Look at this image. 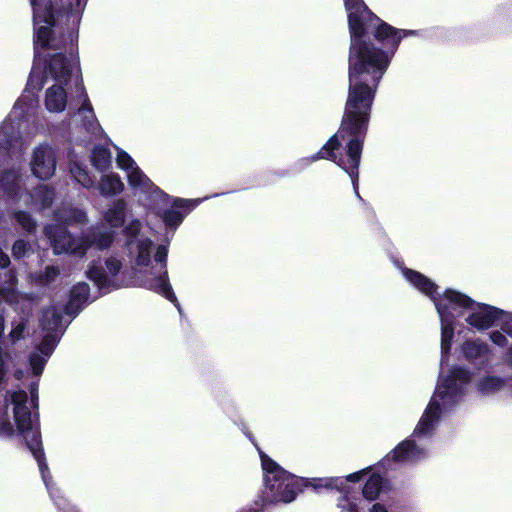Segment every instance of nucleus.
Wrapping results in <instances>:
<instances>
[{
	"label": "nucleus",
	"mask_w": 512,
	"mask_h": 512,
	"mask_svg": "<svg viewBox=\"0 0 512 512\" xmlns=\"http://www.w3.org/2000/svg\"><path fill=\"white\" fill-rule=\"evenodd\" d=\"M4 275L5 280L0 284V302H6L17 313L10 323V331L6 337V346L14 351V346L28 334V323L33 315L35 297L33 294L17 290V279L12 270L6 271Z\"/></svg>",
	"instance_id": "nucleus-8"
},
{
	"label": "nucleus",
	"mask_w": 512,
	"mask_h": 512,
	"mask_svg": "<svg viewBox=\"0 0 512 512\" xmlns=\"http://www.w3.org/2000/svg\"><path fill=\"white\" fill-rule=\"evenodd\" d=\"M13 218L26 232L32 233L35 231L37 222L29 213L22 210H17L13 213Z\"/></svg>",
	"instance_id": "nucleus-30"
},
{
	"label": "nucleus",
	"mask_w": 512,
	"mask_h": 512,
	"mask_svg": "<svg viewBox=\"0 0 512 512\" xmlns=\"http://www.w3.org/2000/svg\"><path fill=\"white\" fill-rule=\"evenodd\" d=\"M70 171L74 179L83 187L90 188L93 186V179L90 177L88 172L78 163L73 164Z\"/></svg>",
	"instance_id": "nucleus-32"
},
{
	"label": "nucleus",
	"mask_w": 512,
	"mask_h": 512,
	"mask_svg": "<svg viewBox=\"0 0 512 512\" xmlns=\"http://www.w3.org/2000/svg\"><path fill=\"white\" fill-rule=\"evenodd\" d=\"M69 38H70V41H73V33H70Z\"/></svg>",
	"instance_id": "nucleus-44"
},
{
	"label": "nucleus",
	"mask_w": 512,
	"mask_h": 512,
	"mask_svg": "<svg viewBox=\"0 0 512 512\" xmlns=\"http://www.w3.org/2000/svg\"><path fill=\"white\" fill-rule=\"evenodd\" d=\"M37 388V383L31 385L30 401L24 390L6 392V407L0 406V437L11 439L20 435L38 463L42 480L54 504L63 512H77L75 506L62 496L60 489L53 483L45 460L37 417L31 412V408L37 406Z\"/></svg>",
	"instance_id": "nucleus-5"
},
{
	"label": "nucleus",
	"mask_w": 512,
	"mask_h": 512,
	"mask_svg": "<svg viewBox=\"0 0 512 512\" xmlns=\"http://www.w3.org/2000/svg\"><path fill=\"white\" fill-rule=\"evenodd\" d=\"M507 362L512 367V346L507 351Z\"/></svg>",
	"instance_id": "nucleus-40"
},
{
	"label": "nucleus",
	"mask_w": 512,
	"mask_h": 512,
	"mask_svg": "<svg viewBox=\"0 0 512 512\" xmlns=\"http://www.w3.org/2000/svg\"><path fill=\"white\" fill-rule=\"evenodd\" d=\"M369 512H389L381 503H375L369 508Z\"/></svg>",
	"instance_id": "nucleus-39"
},
{
	"label": "nucleus",
	"mask_w": 512,
	"mask_h": 512,
	"mask_svg": "<svg viewBox=\"0 0 512 512\" xmlns=\"http://www.w3.org/2000/svg\"><path fill=\"white\" fill-rule=\"evenodd\" d=\"M141 229V221L132 219L122 230L131 271L122 270L121 260L110 256L105 260V266L91 263L86 275L99 290L105 292L139 285L176 303L177 298L168 278V244L155 245L150 238L140 234Z\"/></svg>",
	"instance_id": "nucleus-2"
},
{
	"label": "nucleus",
	"mask_w": 512,
	"mask_h": 512,
	"mask_svg": "<svg viewBox=\"0 0 512 512\" xmlns=\"http://www.w3.org/2000/svg\"><path fill=\"white\" fill-rule=\"evenodd\" d=\"M127 213V202L120 198L112 201L103 214L105 222L110 228H119L124 225Z\"/></svg>",
	"instance_id": "nucleus-23"
},
{
	"label": "nucleus",
	"mask_w": 512,
	"mask_h": 512,
	"mask_svg": "<svg viewBox=\"0 0 512 512\" xmlns=\"http://www.w3.org/2000/svg\"><path fill=\"white\" fill-rule=\"evenodd\" d=\"M34 23V63L28 78L27 86L31 89L41 90L49 79L55 83H65L71 78L72 60L65 57L62 53L54 54L48 63L44 61L42 50L52 48L58 49L60 43L52 37V27L54 26V7L44 5L40 0H31Z\"/></svg>",
	"instance_id": "nucleus-6"
},
{
	"label": "nucleus",
	"mask_w": 512,
	"mask_h": 512,
	"mask_svg": "<svg viewBox=\"0 0 512 512\" xmlns=\"http://www.w3.org/2000/svg\"><path fill=\"white\" fill-rule=\"evenodd\" d=\"M32 106V102L28 104L23 98L14 104L10 114L0 125V149H21L37 132L35 118L29 113Z\"/></svg>",
	"instance_id": "nucleus-10"
},
{
	"label": "nucleus",
	"mask_w": 512,
	"mask_h": 512,
	"mask_svg": "<svg viewBox=\"0 0 512 512\" xmlns=\"http://www.w3.org/2000/svg\"><path fill=\"white\" fill-rule=\"evenodd\" d=\"M10 265L9 256L0 248V268L5 269Z\"/></svg>",
	"instance_id": "nucleus-38"
},
{
	"label": "nucleus",
	"mask_w": 512,
	"mask_h": 512,
	"mask_svg": "<svg viewBox=\"0 0 512 512\" xmlns=\"http://www.w3.org/2000/svg\"><path fill=\"white\" fill-rule=\"evenodd\" d=\"M55 219L61 224L47 225L44 228V233L50 241L54 254H71L78 257H84L89 249V243L84 241L82 237H73L62 224L86 223V212L81 209L68 206L58 210L55 213Z\"/></svg>",
	"instance_id": "nucleus-9"
},
{
	"label": "nucleus",
	"mask_w": 512,
	"mask_h": 512,
	"mask_svg": "<svg viewBox=\"0 0 512 512\" xmlns=\"http://www.w3.org/2000/svg\"><path fill=\"white\" fill-rule=\"evenodd\" d=\"M275 489H264L263 501L265 503H290L295 500L299 491V479L296 481H283L274 484Z\"/></svg>",
	"instance_id": "nucleus-17"
},
{
	"label": "nucleus",
	"mask_w": 512,
	"mask_h": 512,
	"mask_svg": "<svg viewBox=\"0 0 512 512\" xmlns=\"http://www.w3.org/2000/svg\"><path fill=\"white\" fill-rule=\"evenodd\" d=\"M503 316H506V319L502 324V330L512 338V312H505Z\"/></svg>",
	"instance_id": "nucleus-37"
},
{
	"label": "nucleus",
	"mask_w": 512,
	"mask_h": 512,
	"mask_svg": "<svg viewBox=\"0 0 512 512\" xmlns=\"http://www.w3.org/2000/svg\"><path fill=\"white\" fill-rule=\"evenodd\" d=\"M89 285L85 282H80L74 285L70 292V298L65 305V314L75 317L89 301Z\"/></svg>",
	"instance_id": "nucleus-19"
},
{
	"label": "nucleus",
	"mask_w": 512,
	"mask_h": 512,
	"mask_svg": "<svg viewBox=\"0 0 512 512\" xmlns=\"http://www.w3.org/2000/svg\"><path fill=\"white\" fill-rule=\"evenodd\" d=\"M42 328L46 331L58 332L63 327L61 309L52 305L43 311L40 319Z\"/></svg>",
	"instance_id": "nucleus-25"
},
{
	"label": "nucleus",
	"mask_w": 512,
	"mask_h": 512,
	"mask_svg": "<svg viewBox=\"0 0 512 512\" xmlns=\"http://www.w3.org/2000/svg\"><path fill=\"white\" fill-rule=\"evenodd\" d=\"M30 245L23 239L17 240L12 247V254L16 259H20L28 254Z\"/></svg>",
	"instance_id": "nucleus-34"
},
{
	"label": "nucleus",
	"mask_w": 512,
	"mask_h": 512,
	"mask_svg": "<svg viewBox=\"0 0 512 512\" xmlns=\"http://www.w3.org/2000/svg\"><path fill=\"white\" fill-rule=\"evenodd\" d=\"M382 486L383 478L377 473L371 474L363 487V497L369 501L376 500L380 495Z\"/></svg>",
	"instance_id": "nucleus-27"
},
{
	"label": "nucleus",
	"mask_w": 512,
	"mask_h": 512,
	"mask_svg": "<svg viewBox=\"0 0 512 512\" xmlns=\"http://www.w3.org/2000/svg\"><path fill=\"white\" fill-rule=\"evenodd\" d=\"M23 179L19 169H10L3 172L0 186L8 201L18 205H25L37 210L51 206L55 192L48 185H38L33 192L23 189Z\"/></svg>",
	"instance_id": "nucleus-11"
},
{
	"label": "nucleus",
	"mask_w": 512,
	"mask_h": 512,
	"mask_svg": "<svg viewBox=\"0 0 512 512\" xmlns=\"http://www.w3.org/2000/svg\"><path fill=\"white\" fill-rule=\"evenodd\" d=\"M97 189L102 196L112 197L122 193L124 190V183L118 174H106L101 176Z\"/></svg>",
	"instance_id": "nucleus-24"
},
{
	"label": "nucleus",
	"mask_w": 512,
	"mask_h": 512,
	"mask_svg": "<svg viewBox=\"0 0 512 512\" xmlns=\"http://www.w3.org/2000/svg\"><path fill=\"white\" fill-rule=\"evenodd\" d=\"M5 318L0 313V390L7 384L11 371L16 367L18 354L6 346Z\"/></svg>",
	"instance_id": "nucleus-15"
},
{
	"label": "nucleus",
	"mask_w": 512,
	"mask_h": 512,
	"mask_svg": "<svg viewBox=\"0 0 512 512\" xmlns=\"http://www.w3.org/2000/svg\"><path fill=\"white\" fill-rule=\"evenodd\" d=\"M60 339L58 332L48 331L36 351L29 356V364L35 376L39 377Z\"/></svg>",
	"instance_id": "nucleus-14"
},
{
	"label": "nucleus",
	"mask_w": 512,
	"mask_h": 512,
	"mask_svg": "<svg viewBox=\"0 0 512 512\" xmlns=\"http://www.w3.org/2000/svg\"><path fill=\"white\" fill-rule=\"evenodd\" d=\"M116 150V164L125 172L130 188L135 195H141L150 201L155 213L160 215L167 228L175 230L182 223L185 214L180 211L181 208L191 210L202 201L172 199L148 178L126 151L119 147Z\"/></svg>",
	"instance_id": "nucleus-7"
},
{
	"label": "nucleus",
	"mask_w": 512,
	"mask_h": 512,
	"mask_svg": "<svg viewBox=\"0 0 512 512\" xmlns=\"http://www.w3.org/2000/svg\"><path fill=\"white\" fill-rule=\"evenodd\" d=\"M81 95L83 96V104L74 115L75 121L82 124L87 132L90 134H97L100 131L99 124L96 120L93 108L87 99V95L80 87Z\"/></svg>",
	"instance_id": "nucleus-20"
},
{
	"label": "nucleus",
	"mask_w": 512,
	"mask_h": 512,
	"mask_svg": "<svg viewBox=\"0 0 512 512\" xmlns=\"http://www.w3.org/2000/svg\"><path fill=\"white\" fill-rule=\"evenodd\" d=\"M57 158L55 150L48 144L36 146L30 162L32 174L41 180L51 178L56 171Z\"/></svg>",
	"instance_id": "nucleus-12"
},
{
	"label": "nucleus",
	"mask_w": 512,
	"mask_h": 512,
	"mask_svg": "<svg viewBox=\"0 0 512 512\" xmlns=\"http://www.w3.org/2000/svg\"><path fill=\"white\" fill-rule=\"evenodd\" d=\"M353 2V0H344V4H345V7H351V3ZM355 2V0H354ZM357 3H359V0H356Z\"/></svg>",
	"instance_id": "nucleus-42"
},
{
	"label": "nucleus",
	"mask_w": 512,
	"mask_h": 512,
	"mask_svg": "<svg viewBox=\"0 0 512 512\" xmlns=\"http://www.w3.org/2000/svg\"><path fill=\"white\" fill-rule=\"evenodd\" d=\"M313 489L318 490L325 488L328 490H336L340 493H344L337 502V508L340 512H359L358 505L355 500H352L348 495V487L345 485L343 477H324L314 478L309 481Z\"/></svg>",
	"instance_id": "nucleus-13"
},
{
	"label": "nucleus",
	"mask_w": 512,
	"mask_h": 512,
	"mask_svg": "<svg viewBox=\"0 0 512 512\" xmlns=\"http://www.w3.org/2000/svg\"><path fill=\"white\" fill-rule=\"evenodd\" d=\"M42 2V4L44 5L45 3H47L48 6H51L53 5V2L52 0H40Z\"/></svg>",
	"instance_id": "nucleus-43"
},
{
	"label": "nucleus",
	"mask_w": 512,
	"mask_h": 512,
	"mask_svg": "<svg viewBox=\"0 0 512 512\" xmlns=\"http://www.w3.org/2000/svg\"><path fill=\"white\" fill-rule=\"evenodd\" d=\"M263 470L264 489H275L274 484L283 481H296V476L284 470L270 457L260 452Z\"/></svg>",
	"instance_id": "nucleus-16"
},
{
	"label": "nucleus",
	"mask_w": 512,
	"mask_h": 512,
	"mask_svg": "<svg viewBox=\"0 0 512 512\" xmlns=\"http://www.w3.org/2000/svg\"><path fill=\"white\" fill-rule=\"evenodd\" d=\"M471 381L468 369L455 366L444 376L441 372L436 389L421 415L412 435L399 443L380 464L385 467L390 462L413 464L427 455L423 442L429 440L439 426L442 415L455 407Z\"/></svg>",
	"instance_id": "nucleus-4"
},
{
	"label": "nucleus",
	"mask_w": 512,
	"mask_h": 512,
	"mask_svg": "<svg viewBox=\"0 0 512 512\" xmlns=\"http://www.w3.org/2000/svg\"><path fill=\"white\" fill-rule=\"evenodd\" d=\"M61 9L70 15L76 17L83 11L87 0H61Z\"/></svg>",
	"instance_id": "nucleus-33"
},
{
	"label": "nucleus",
	"mask_w": 512,
	"mask_h": 512,
	"mask_svg": "<svg viewBox=\"0 0 512 512\" xmlns=\"http://www.w3.org/2000/svg\"><path fill=\"white\" fill-rule=\"evenodd\" d=\"M92 165L99 171L108 169L111 165V153L104 146H96L91 154Z\"/></svg>",
	"instance_id": "nucleus-29"
},
{
	"label": "nucleus",
	"mask_w": 512,
	"mask_h": 512,
	"mask_svg": "<svg viewBox=\"0 0 512 512\" xmlns=\"http://www.w3.org/2000/svg\"><path fill=\"white\" fill-rule=\"evenodd\" d=\"M370 471H371V467H367V468L361 469L359 471H356L354 473H351V474L347 475L346 477H343V479L345 480V483L346 482L356 483V482L361 481L365 476H367L370 473Z\"/></svg>",
	"instance_id": "nucleus-35"
},
{
	"label": "nucleus",
	"mask_w": 512,
	"mask_h": 512,
	"mask_svg": "<svg viewBox=\"0 0 512 512\" xmlns=\"http://www.w3.org/2000/svg\"><path fill=\"white\" fill-rule=\"evenodd\" d=\"M114 237L115 231L112 228L93 227L90 233L82 239L89 243V248L93 246L98 250H104L111 246Z\"/></svg>",
	"instance_id": "nucleus-22"
},
{
	"label": "nucleus",
	"mask_w": 512,
	"mask_h": 512,
	"mask_svg": "<svg viewBox=\"0 0 512 512\" xmlns=\"http://www.w3.org/2000/svg\"><path fill=\"white\" fill-rule=\"evenodd\" d=\"M490 340L499 347H505L508 343L506 335L502 331H492L489 334Z\"/></svg>",
	"instance_id": "nucleus-36"
},
{
	"label": "nucleus",
	"mask_w": 512,
	"mask_h": 512,
	"mask_svg": "<svg viewBox=\"0 0 512 512\" xmlns=\"http://www.w3.org/2000/svg\"><path fill=\"white\" fill-rule=\"evenodd\" d=\"M462 351L466 359L473 361L486 356L489 352V347L480 341H466L462 345Z\"/></svg>",
	"instance_id": "nucleus-26"
},
{
	"label": "nucleus",
	"mask_w": 512,
	"mask_h": 512,
	"mask_svg": "<svg viewBox=\"0 0 512 512\" xmlns=\"http://www.w3.org/2000/svg\"><path fill=\"white\" fill-rule=\"evenodd\" d=\"M23 371L21 369H16L14 371V377L18 380H20L23 377Z\"/></svg>",
	"instance_id": "nucleus-41"
},
{
	"label": "nucleus",
	"mask_w": 512,
	"mask_h": 512,
	"mask_svg": "<svg viewBox=\"0 0 512 512\" xmlns=\"http://www.w3.org/2000/svg\"><path fill=\"white\" fill-rule=\"evenodd\" d=\"M65 83H54L45 93L44 104L49 112L60 113L67 106V90Z\"/></svg>",
	"instance_id": "nucleus-18"
},
{
	"label": "nucleus",
	"mask_w": 512,
	"mask_h": 512,
	"mask_svg": "<svg viewBox=\"0 0 512 512\" xmlns=\"http://www.w3.org/2000/svg\"><path fill=\"white\" fill-rule=\"evenodd\" d=\"M397 266L407 283L429 297L435 305L441 323V367L448 361L457 318L463 317L469 326L484 331L494 326L505 314L504 310L476 302L456 290L447 289L441 295L437 292V285L424 274L400 264Z\"/></svg>",
	"instance_id": "nucleus-3"
},
{
	"label": "nucleus",
	"mask_w": 512,
	"mask_h": 512,
	"mask_svg": "<svg viewBox=\"0 0 512 512\" xmlns=\"http://www.w3.org/2000/svg\"><path fill=\"white\" fill-rule=\"evenodd\" d=\"M60 276V268L54 265H48L43 271L32 275V280L41 286H50L54 284Z\"/></svg>",
	"instance_id": "nucleus-28"
},
{
	"label": "nucleus",
	"mask_w": 512,
	"mask_h": 512,
	"mask_svg": "<svg viewBox=\"0 0 512 512\" xmlns=\"http://www.w3.org/2000/svg\"><path fill=\"white\" fill-rule=\"evenodd\" d=\"M350 31L349 91L341 126L327 143L297 165L306 167L320 159L331 160L350 177L358 193V168L376 88L388 69L402 38L413 30H397L373 14L362 0L345 7Z\"/></svg>",
	"instance_id": "nucleus-1"
},
{
	"label": "nucleus",
	"mask_w": 512,
	"mask_h": 512,
	"mask_svg": "<svg viewBox=\"0 0 512 512\" xmlns=\"http://www.w3.org/2000/svg\"><path fill=\"white\" fill-rule=\"evenodd\" d=\"M506 382L504 377L485 375L477 380L475 388L480 397H493L505 388Z\"/></svg>",
	"instance_id": "nucleus-21"
},
{
	"label": "nucleus",
	"mask_w": 512,
	"mask_h": 512,
	"mask_svg": "<svg viewBox=\"0 0 512 512\" xmlns=\"http://www.w3.org/2000/svg\"><path fill=\"white\" fill-rule=\"evenodd\" d=\"M70 171L74 179L83 187L90 188L93 186V179L90 177L88 172L78 163L73 164Z\"/></svg>",
	"instance_id": "nucleus-31"
}]
</instances>
